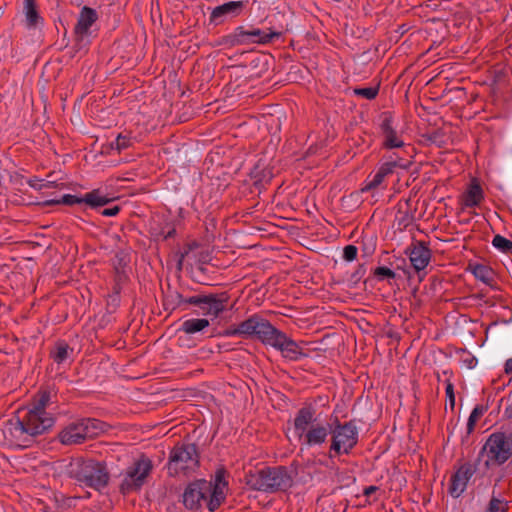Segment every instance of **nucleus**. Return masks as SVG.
Listing matches in <instances>:
<instances>
[{"mask_svg": "<svg viewBox=\"0 0 512 512\" xmlns=\"http://www.w3.org/2000/svg\"><path fill=\"white\" fill-rule=\"evenodd\" d=\"M508 501H503L496 496L492 495L486 512H507Z\"/></svg>", "mask_w": 512, "mask_h": 512, "instance_id": "28", "label": "nucleus"}, {"mask_svg": "<svg viewBox=\"0 0 512 512\" xmlns=\"http://www.w3.org/2000/svg\"><path fill=\"white\" fill-rule=\"evenodd\" d=\"M281 36L280 32L273 31L271 29L262 30L259 28L245 29L243 26H239L227 36V41L231 45H243V44H267L275 38Z\"/></svg>", "mask_w": 512, "mask_h": 512, "instance_id": "10", "label": "nucleus"}, {"mask_svg": "<svg viewBox=\"0 0 512 512\" xmlns=\"http://www.w3.org/2000/svg\"><path fill=\"white\" fill-rule=\"evenodd\" d=\"M377 490H379V487L377 486H368L364 489L363 494L366 497H370L372 494H374Z\"/></svg>", "mask_w": 512, "mask_h": 512, "instance_id": "42", "label": "nucleus"}, {"mask_svg": "<svg viewBox=\"0 0 512 512\" xmlns=\"http://www.w3.org/2000/svg\"><path fill=\"white\" fill-rule=\"evenodd\" d=\"M332 419L329 422L322 421L319 414L312 406L300 408L288 428L287 435L301 445L321 446L331 435Z\"/></svg>", "mask_w": 512, "mask_h": 512, "instance_id": "3", "label": "nucleus"}, {"mask_svg": "<svg viewBox=\"0 0 512 512\" xmlns=\"http://www.w3.org/2000/svg\"><path fill=\"white\" fill-rule=\"evenodd\" d=\"M350 450H329V455L323 454L324 459L319 458V462L327 467L330 466L331 463H333L332 459L334 457L340 456L341 454H349Z\"/></svg>", "mask_w": 512, "mask_h": 512, "instance_id": "33", "label": "nucleus"}, {"mask_svg": "<svg viewBox=\"0 0 512 512\" xmlns=\"http://www.w3.org/2000/svg\"><path fill=\"white\" fill-rule=\"evenodd\" d=\"M83 200L84 204L91 208L102 207L110 202V198L101 193V191L98 189L86 193L83 196Z\"/></svg>", "mask_w": 512, "mask_h": 512, "instance_id": "23", "label": "nucleus"}, {"mask_svg": "<svg viewBox=\"0 0 512 512\" xmlns=\"http://www.w3.org/2000/svg\"><path fill=\"white\" fill-rule=\"evenodd\" d=\"M504 372L512 378V357L505 361Z\"/></svg>", "mask_w": 512, "mask_h": 512, "instance_id": "41", "label": "nucleus"}, {"mask_svg": "<svg viewBox=\"0 0 512 512\" xmlns=\"http://www.w3.org/2000/svg\"><path fill=\"white\" fill-rule=\"evenodd\" d=\"M385 178L386 177L377 169L375 174L367 180L365 187L362 189V191H368L377 188L383 183Z\"/></svg>", "mask_w": 512, "mask_h": 512, "instance_id": "30", "label": "nucleus"}, {"mask_svg": "<svg viewBox=\"0 0 512 512\" xmlns=\"http://www.w3.org/2000/svg\"><path fill=\"white\" fill-rule=\"evenodd\" d=\"M106 430V424L95 418H82L69 423L58 434L61 445H81Z\"/></svg>", "mask_w": 512, "mask_h": 512, "instance_id": "7", "label": "nucleus"}, {"mask_svg": "<svg viewBox=\"0 0 512 512\" xmlns=\"http://www.w3.org/2000/svg\"><path fill=\"white\" fill-rule=\"evenodd\" d=\"M226 470L221 467L215 472L214 483L210 482V491L207 507L209 511L214 512L220 507L226 498L225 489H227L228 482L226 481Z\"/></svg>", "mask_w": 512, "mask_h": 512, "instance_id": "13", "label": "nucleus"}, {"mask_svg": "<svg viewBox=\"0 0 512 512\" xmlns=\"http://www.w3.org/2000/svg\"><path fill=\"white\" fill-rule=\"evenodd\" d=\"M244 1H230L215 7L211 13V19L214 21L222 20L223 18L238 16L244 9Z\"/></svg>", "mask_w": 512, "mask_h": 512, "instance_id": "18", "label": "nucleus"}, {"mask_svg": "<svg viewBox=\"0 0 512 512\" xmlns=\"http://www.w3.org/2000/svg\"><path fill=\"white\" fill-rule=\"evenodd\" d=\"M473 275L484 283H489L492 280V271L485 265L476 264L472 267Z\"/></svg>", "mask_w": 512, "mask_h": 512, "instance_id": "27", "label": "nucleus"}, {"mask_svg": "<svg viewBox=\"0 0 512 512\" xmlns=\"http://www.w3.org/2000/svg\"><path fill=\"white\" fill-rule=\"evenodd\" d=\"M445 392H446V396L449 401L450 407L453 409L455 406V394H454V387H453L452 383L448 382L446 384Z\"/></svg>", "mask_w": 512, "mask_h": 512, "instance_id": "38", "label": "nucleus"}, {"mask_svg": "<svg viewBox=\"0 0 512 512\" xmlns=\"http://www.w3.org/2000/svg\"><path fill=\"white\" fill-rule=\"evenodd\" d=\"M382 146L386 149H399L405 146L401 133L392 125L390 118H385L381 124Z\"/></svg>", "mask_w": 512, "mask_h": 512, "instance_id": "16", "label": "nucleus"}, {"mask_svg": "<svg viewBox=\"0 0 512 512\" xmlns=\"http://www.w3.org/2000/svg\"><path fill=\"white\" fill-rule=\"evenodd\" d=\"M198 450H171L168 462V473L176 476L179 473L187 475L199 465Z\"/></svg>", "mask_w": 512, "mask_h": 512, "instance_id": "11", "label": "nucleus"}, {"mask_svg": "<svg viewBox=\"0 0 512 512\" xmlns=\"http://www.w3.org/2000/svg\"><path fill=\"white\" fill-rule=\"evenodd\" d=\"M131 145V138L127 135L119 134L117 138L111 143L112 148L118 151L124 150Z\"/></svg>", "mask_w": 512, "mask_h": 512, "instance_id": "32", "label": "nucleus"}, {"mask_svg": "<svg viewBox=\"0 0 512 512\" xmlns=\"http://www.w3.org/2000/svg\"><path fill=\"white\" fill-rule=\"evenodd\" d=\"M209 324L205 318H192L182 323L181 330L187 334H195L207 328Z\"/></svg>", "mask_w": 512, "mask_h": 512, "instance_id": "24", "label": "nucleus"}, {"mask_svg": "<svg viewBox=\"0 0 512 512\" xmlns=\"http://www.w3.org/2000/svg\"><path fill=\"white\" fill-rule=\"evenodd\" d=\"M210 482L205 479L196 480L190 483L182 495L183 505L190 510L197 509L201 501L208 503Z\"/></svg>", "mask_w": 512, "mask_h": 512, "instance_id": "12", "label": "nucleus"}, {"mask_svg": "<svg viewBox=\"0 0 512 512\" xmlns=\"http://www.w3.org/2000/svg\"><path fill=\"white\" fill-rule=\"evenodd\" d=\"M509 411H510V415L512 416V405L510 406Z\"/></svg>", "mask_w": 512, "mask_h": 512, "instance_id": "46", "label": "nucleus"}, {"mask_svg": "<svg viewBox=\"0 0 512 512\" xmlns=\"http://www.w3.org/2000/svg\"><path fill=\"white\" fill-rule=\"evenodd\" d=\"M409 259L416 271L424 270L431 259V250L423 242H418L410 249Z\"/></svg>", "mask_w": 512, "mask_h": 512, "instance_id": "17", "label": "nucleus"}, {"mask_svg": "<svg viewBox=\"0 0 512 512\" xmlns=\"http://www.w3.org/2000/svg\"><path fill=\"white\" fill-rule=\"evenodd\" d=\"M251 63L255 64L256 66L259 65V64H262L263 70H267L268 69V67H267V60L264 57H256L255 59H253L251 61Z\"/></svg>", "mask_w": 512, "mask_h": 512, "instance_id": "40", "label": "nucleus"}, {"mask_svg": "<svg viewBox=\"0 0 512 512\" xmlns=\"http://www.w3.org/2000/svg\"><path fill=\"white\" fill-rule=\"evenodd\" d=\"M484 199V193L476 180H472L467 190L461 198V203L464 208H473L482 202Z\"/></svg>", "mask_w": 512, "mask_h": 512, "instance_id": "19", "label": "nucleus"}, {"mask_svg": "<svg viewBox=\"0 0 512 512\" xmlns=\"http://www.w3.org/2000/svg\"><path fill=\"white\" fill-rule=\"evenodd\" d=\"M119 211H120L119 206H113V207L104 209L101 213L103 216L113 217V216H116L119 213Z\"/></svg>", "mask_w": 512, "mask_h": 512, "instance_id": "39", "label": "nucleus"}, {"mask_svg": "<svg viewBox=\"0 0 512 512\" xmlns=\"http://www.w3.org/2000/svg\"><path fill=\"white\" fill-rule=\"evenodd\" d=\"M476 470V464L470 462L460 465L451 476L449 493L455 498L459 497L466 490L468 481L475 474Z\"/></svg>", "mask_w": 512, "mask_h": 512, "instance_id": "14", "label": "nucleus"}, {"mask_svg": "<svg viewBox=\"0 0 512 512\" xmlns=\"http://www.w3.org/2000/svg\"><path fill=\"white\" fill-rule=\"evenodd\" d=\"M71 467V476L87 487L100 491L109 484L110 474L104 461L78 458Z\"/></svg>", "mask_w": 512, "mask_h": 512, "instance_id": "5", "label": "nucleus"}, {"mask_svg": "<svg viewBox=\"0 0 512 512\" xmlns=\"http://www.w3.org/2000/svg\"><path fill=\"white\" fill-rule=\"evenodd\" d=\"M357 247L354 245H348L343 250V257L347 261H353L357 257Z\"/></svg>", "mask_w": 512, "mask_h": 512, "instance_id": "36", "label": "nucleus"}, {"mask_svg": "<svg viewBox=\"0 0 512 512\" xmlns=\"http://www.w3.org/2000/svg\"><path fill=\"white\" fill-rule=\"evenodd\" d=\"M23 10L28 27H37L42 23L34 0H24Z\"/></svg>", "mask_w": 512, "mask_h": 512, "instance_id": "22", "label": "nucleus"}, {"mask_svg": "<svg viewBox=\"0 0 512 512\" xmlns=\"http://www.w3.org/2000/svg\"><path fill=\"white\" fill-rule=\"evenodd\" d=\"M61 203L66 205L84 204L83 196L78 197L76 195L66 194L62 197Z\"/></svg>", "mask_w": 512, "mask_h": 512, "instance_id": "35", "label": "nucleus"}, {"mask_svg": "<svg viewBox=\"0 0 512 512\" xmlns=\"http://www.w3.org/2000/svg\"><path fill=\"white\" fill-rule=\"evenodd\" d=\"M72 352L73 349L70 348L68 344L59 342L55 346V349L51 352V356L57 364H63L70 358Z\"/></svg>", "mask_w": 512, "mask_h": 512, "instance_id": "25", "label": "nucleus"}, {"mask_svg": "<svg viewBox=\"0 0 512 512\" xmlns=\"http://www.w3.org/2000/svg\"><path fill=\"white\" fill-rule=\"evenodd\" d=\"M246 484L253 490L267 493L287 491L293 485V478L287 467H264L245 475Z\"/></svg>", "mask_w": 512, "mask_h": 512, "instance_id": "4", "label": "nucleus"}, {"mask_svg": "<svg viewBox=\"0 0 512 512\" xmlns=\"http://www.w3.org/2000/svg\"><path fill=\"white\" fill-rule=\"evenodd\" d=\"M355 94L358 96H362L365 99L371 100L377 96L378 88L366 87V88L355 89Z\"/></svg>", "mask_w": 512, "mask_h": 512, "instance_id": "34", "label": "nucleus"}, {"mask_svg": "<svg viewBox=\"0 0 512 512\" xmlns=\"http://www.w3.org/2000/svg\"><path fill=\"white\" fill-rule=\"evenodd\" d=\"M18 447L21 449L27 448V446H23V445H18Z\"/></svg>", "mask_w": 512, "mask_h": 512, "instance_id": "45", "label": "nucleus"}, {"mask_svg": "<svg viewBox=\"0 0 512 512\" xmlns=\"http://www.w3.org/2000/svg\"><path fill=\"white\" fill-rule=\"evenodd\" d=\"M375 275L381 278H393L395 273L390 268L382 266L375 270Z\"/></svg>", "mask_w": 512, "mask_h": 512, "instance_id": "37", "label": "nucleus"}, {"mask_svg": "<svg viewBox=\"0 0 512 512\" xmlns=\"http://www.w3.org/2000/svg\"><path fill=\"white\" fill-rule=\"evenodd\" d=\"M97 20V13L94 9L89 7H83L77 25L75 27V31L79 35H86L90 29V27Z\"/></svg>", "mask_w": 512, "mask_h": 512, "instance_id": "21", "label": "nucleus"}, {"mask_svg": "<svg viewBox=\"0 0 512 512\" xmlns=\"http://www.w3.org/2000/svg\"><path fill=\"white\" fill-rule=\"evenodd\" d=\"M228 297L226 294H197L183 298L178 292H172L166 296L165 305L174 309L181 304L198 306L205 316L217 318L225 310Z\"/></svg>", "mask_w": 512, "mask_h": 512, "instance_id": "6", "label": "nucleus"}, {"mask_svg": "<svg viewBox=\"0 0 512 512\" xmlns=\"http://www.w3.org/2000/svg\"><path fill=\"white\" fill-rule=\"evenodd\" d=\"M174 232H175V230L171 229L167 233H162L159 236H161L163 239H167V238L171 237L174 234Z\"/></svg>", "mask_w": 512, "mask_h": 512, "instance_id": "43", "label": "nucleus"}, {"mask_svg": "<svg viewBox=\"0 0 512 512\" xmlns=\"http://www.w3.org/2000/svg\"><path fill=\"white\" fill-rule=\"evenodd\" d=\"M228 336L255 337L264 345L273 347L281 352L288 360H298L304 355L301 347L284 332L275 328L268 320L253 315L235 327H231Z\"/></svg>", "mask_w": 512, "mask_h": 512, "instance_id": "1", "label": "nucleus"}, {"mask_svg": "<svg viewBox=\"0 0 512 512\" xmlns=\"http://www.w3.org/2000/svg\"><path fill=\"white\" fill-rule=\"evenodd\" d=\"M359 427L356 420L341 423L337 417L332 419L329 448H353L358 443Z\"/></svg>", "mask_w": 512, "mask_h": 512, "instance_id": "9", "label": "nucleus"}, {"mask_svg": "<svg viewBox=\"0 0 512 512\" xmlns=\"http://www.w3.org/2000/svg\"><path fill=\"white\" fill-rule=\"evenodd\" d=\"M406 151L399 153H392L385 156V160L380 164L378 170L385 176H389L394 173L396 168L408 169L411 165L410 159L407 157Z\"/></svg>", "mask_w": 512, "mask_h": 512, "instance_id": "15", "label": "nucleus"}, {"mask_svg": "<svg viewBox=\"0 0 512 512\" xmlns=\"http://www.w3.org/2000/svg\"><path fill=\"white\" fill-rule=\"evenodd\" d=\"M153 469L152 461L141 454L126 471V476L120 484V492L125 495L132 491H139L146 483L147 477Z\"/></svg>", "mask_w": 512, "mask_h": 512, "instance_id": "8", "label": "nucleus"}, {"mask_svg": "<svg viewBox=\"0 0 512 512\" xmlns=\"http://www.w3.org/2000/svg\"><path fill=\"white\" fill-rule=\"evenodd\" d=\"M484 412H485V408L483 406L477 405L474 407V409L472 410V412L468 418V421H467L468 433L473 431L475 424L483 416Z\"/></svg>", "mask_w": 512, "mask_h": 512, "instance_id": "29", "label": "nucleus"}, {"mask_svg": "<svg viewBox=\"0 0 512 512\" xmlns=\"http://www.w3.org/2000/svg\"><path fill=\"white\" fill-rule=\"evenodd\" d=\"M492 244L496 249L502 252H508L512 249V242L501 235L494 236Z\"/></svg>", "mask_w": 512, "mask_h": 512, "instance_id": "31", "label": "nucleus"}, {"mask_svg": "<svg viewBox=\"0 0 512 512\" xmlns=\"http://www.w3.org/2000/svg\"><path fill=\"white\" fill-rule=\"evenodd\" d=\"M483 456L487 457L485 460L486 468L500 466L512 456V450H480L478 460Z\"/></svg>", "mask_w": 512, "mask_h": 512, "instance_id": "20", "label": "nucleus"}, {"mask_svg": "<svg viewBox=\"0 0 512 512\" xmlns=\"http://www.w3.org/2000/svg\"><path fill=\"white\" fill-rule=\"evenodd\" d=\"M50 393L41 392L27 408H20L10 420V431L15 438L28 442L29 438L44 433L54 425V418L46 412L50 403Z\"/></svg>", "mask_w": 512, "mask_h": 512, "instance_id": "2", "label": "nucleus"}, {"mask_svg": "<svg viewBox=\"0 0 512 512\" xmlns=\"http://www.w3.org/2000/svg\"><path fill=\"white\" fill-rule=\"evenodd\" d=\"M506 435L502 432H496L491 434L483 448H505Z\"/></svg>", "mask_w": 512, "mask_h": 512, "instance_id": "26", "label": "nucleus"}, {"mask_svg": "<svg viewBox=\"0 0 512 512\" xmlns=\"http://www.w3.org/2000/svg\"><path fill=\"white\" fill-rule=\"evenodd\" d=\"M474 365H475V359L471 358V359H470V363H468V367H469V368H473V367H474Z\"/></svg>", "mask_w": 512, "mask_h": 512, "instance_id": "44", "label": "nucleus"}]
</instances>
